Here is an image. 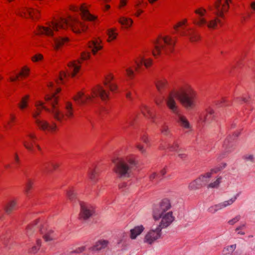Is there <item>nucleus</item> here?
<instances>
[{
    "label": "nucleus",
    "mask_w": 255,
    "mask_h": 255,
    "mask_svg": "<svg viewBox=\"0 0 255 255\" xmlns=\"http://www.w3.org/2000/svg\"><path fill=\"white\" fill-rule=\"evenodd\" d=\"M176 98L185 108L192 110L196 106L197 93L190 86H187L178 92H170L166 99L168 108L177 116L176 120L180 126L184 129H190L191 126L188 120L179 113L175 100Z\"/></svg>",
    "instance_id": "1"
},
{
    "label": "nucleus",
    "mask_w": 255,
    "mask_h": 255,
    "mask_svg": "<svg viewBox=\"0 0 255 255\" xmlns=\"http://www.w3.org/2000/svg\"><path fill=\"white\" fill-rule=\"evenodd\" d=\"M68 26H70L75 33H80L81 29L85 30L87 26L81 23L77 18L69 16L67 19L60 18L59 19L52 21L48 27L39 26L38 34H44L49 36L53 37L54 46L58 49L68 41L67 37H54V31H58L60 29H65Z\"/></svg>",
    "instance_id": "2"
},
{
    "label": "nucleus",
    "mask_w": 255,
    "mask_h": 255,
    "mask_svg": "<svg viewBox=\"0 0 255 255\" xmlns=\"http://www.w3.org/2000/svg\"><path fill=\"white\" fill-rule=\"evenodd\" d=\"M55 94H53L51 96H46L45 98V100L47 102H49L51 105V109L44 106L43 103L41 101H38L35 104L36 110L32 113V116L35 119L36 124L41 129L54 131L56 128L55 124L50 126L47 121L37 119V117L40 115L42 109H44L46 111L51 113L54 118L58 121L61 122L64 117V115L55 106L57 102V98L55 96Z\"/></svg>",
    "instance_id": "3"
},
{
    "label": "nucleus",
    "mask_w": 255,
    "mask_h": 255,
    "mask_svg": "<svg viewBox=\"0 0 255 255\" xmlns=\"http://www.w3.org/2000/svg\"><path fill=\"white\" fill-rule=\"evenodd\" d=\"M214 6L216 10L215 14L216 15V17L208 22L203 17L206 10L205 9L201 7L195 10V13L197 15V17L196 19H193V23L199 26L206 24L207 26L210 29H215L218 23L222 25L223 23L219 17L224 18V12L228 10L229 7L228 0H225L224 3H222V0H217Z\"/></svg>",
    "instance_id": "4"
},
{
    "label": "nucleus",
    "mask_w": 255,
    "mask_h": 255,
    "mask_svg": "<svg viewBox=\"0 0 255 255\" xmlns=\"http://www.w3.org/2000/svg\"><path fill=\"white\" fill-rule=\"evenodd\" d=\"M114 172L122 178H128L136 165L135 161L129 157L116 158L113 159Z\"/></svg>",
    "instance_id": "5"
},
{
    "label": "nucleus",
    "mask_w": 255,
    "mask_h": 255,
    "mask_svg": "<svg viewBox=\"0 0 255 255\" xmlns=\"http://www.w3.org/2000/svg\"><path fill=\"white\" fill-rule=\"evenodd\" d=\"M175 43V41L169 36H160L153 42V55L157 57L162 55H168L173 52Z\"/></svg>",
    "instance_id": "6"
},
{
    "label": "nucleus",
    "mask_w": 255,
    "mask_h": 255,
    "mask_svg": "<svg viewBox=\"0 0 255 255\" xmlns=\"http://www.w3.org/2000/svg\"><path fill=\"white\" fill-rule=\"evenodd\" d=\"M92 93L93 94L92 96L89 95L85 96L83 93L79 92L74 97V100L77 104L82 105L85 104L87 100H91L94 95L100 97L103 101H106L109 99V93L100 85L93 89Z\"/></svg>",
    "instance_id": "7"
},
{
    "label": "nucleus",
    "mask_w": 255,
    "mask_h": 255,
    "mask_svg": "<svg viewBox=\"0 0 255 255\" xmlns=\"http://www.w3.org/2000/svg\"><path fill=\"white\" fill-rule=\"evenodd\" d=\"M162 229L161 228L156 226L152 227L145 234L143 240L144 243L149 245L154 243L161 237Z\"/></svg>",
    "instance_id": "8"
},
{
    "label": "nucleus",
    "mask_w": 255,
    "mask_h": 255,
    "mask_svg": "<svg viewBox=\"0 0 255 255\" xmlns=\"http://www.w3.org/2000/svg\"><path fill=\"white\" fill-rule=\"evenodd\" d=\"M171 205L170 201L167 199H163L159 204L156 206L153 210V218L159 217L160 215L163 213L172 212L170 211Z\"/></svg>",
    "instance_id": "9"
},
{
    "label": "nucleus",
    "mask_w": 255,
    "mask_h": 255,
    "mask_svg": "<svg viewBox=\"0 0 255 255\" xmlns=\"http://www.w3.org/2000/svg\"><path fill=\"white\" fill-rule=\"evenodd\" d=\"M159 216L160 217L157 218H154V219L155 220L161 219L159 225L157 226L158 227L161 228V229L168 227L174 220L172 212H168V213L162 214V215Z\"/></svg>",
    "instance_id": "10"
},
{
    "label": "nucleus",
    "mask_w": 255,
    "mask_h": 255,
    "mask_svg": "<svg viewBox=\"0 0 255 255\" xmlns=\"http://www.w3.org/2000/svg\"><path fill=\"white\" fill-rule=\"evenodd\" d=\"M81 211L80 217L81 219L86 220L90 218L94 213L92 208L85 203H80Z\"/></svg>",
    "instance_id": "11"
},
{
    "label": "nucleus",
    "mask_w": 255,
    "mask_h": 255,
    "mask_svg": "<svg viewBox=\"0 0 255 255\" xmlns=\"http://www.w3.org/2000/svg\"><path fill=\"white\" fill-rule=\"evenodd\" d=\"M39 11L32 8H24L23 10L17 13V14L21 16H25L27 13L32 19L38 18Z\"/></svg>",
    "instance_id": "12"
},
{
    "label": "nucleus",
    "mask_w": 255,
    "mask_h": 255,
    "mask_svg": "<svg viewBox=\"0 0 255 255\" xmlns=\"http://www.w3.org/2000/svg\"><path fill=\"white\" fill-rule=\"evenodd\" d=\"M238 196V195L237 194L229 200L224 201L216 204L218 211L223 210L224 208L231 206L236 201Z\"/></svg>",
    "instance_id": "13"
},
{
    "label": "nucleus",
    "mask_w": 255,
    "mask_h": 255,
    "mask_svg": "<svg viewBox=\"0 0 255 255\" xmlns=\"http://www.w3.org/2000/svg\"><path fill=\"white\" fill-rule=\"evenodd\" d=\"M181 35L188 37L192 42L198 41L200 38V35L192 29H187V32L182 31Z\"/></svg>",
    "instance_id": "14"
},
{
    "label": "nucleus",
    "mask_w": 255,
    "mask_h": 255,
    "mask_svg": "<svg viewBox=\"0 0 255 255\" xmlns=\"http://www.w3.org/2000/svg\"><path fill=\"white\" fill-rule=\"evenodd\" d=\"M109 245V242L106 240H100L96 242L95 245L91 248L92 251H99L107 248Z\"/></svg>",
    "instance_id": "15"
},
{
    "label": "nucleus",
    "mask_w": 255,
    "mask_h": 255,
    "mask_svg": "<svg viewBox=\"0 0 255 255\" xmlns=\"http://www.w3.org/2000/svg\"><path fill=\"white\" fill-rule=\"evenodd\" d=\"M80 62L79 60H78L77 62H71L69 64L68 66L70 70L69 75L72 77L79 71L80 68Z\"/></svg>",
    "instance_id": "16"
},
{
    "label": "nucleus",
    "mask_w": 255,
    "mask_h": 255,
    "mask_svg": "<svg viewBox=\"0 0 255 255\" xmlns=\"http://www.w3.org/2000/svg\"><path fill=\"white\" fill-rule=\"evenodd\" d=\"M205 176H201L199 178L194 180L191 182L189 185V188L190 190H196L200 188V187L204 184V179Z\"/></svg>",
    "instance_id": "17"
},
{
    "label": "nucleus",
    "mask_w": 255,
    "mask_h": 255,
    "mask_svg": "<svg viewBox=\"0 0 255 255\" xmlns=\"http://www.w3.org/2000/svg\"><path fill=\"white\" fill-rule=\"evenodd\" d=\"M99 170L97 168H90L88 171V176L90 180L95 183L98 181V176L99 174Z\"/></svg>",
    "instance_id": "18"
},
{
    "label": "nucleus",
    "mask_w": 255,
    "mask_h": 255,
    "mask_svg": "<svg viewBox=\"0 0 255 255\" xmlns=\"http://www.w3.org/2000/svg\"><path fill=\"white\" fill-rule=\"evenodd\" d=\"M135 62L136 64L135 69L136 71H137L138 69L140 68L142 64H143L146 67H149L151 64V60H145L144 57L140 56L138 60H135Z\"/></svg>",
    "instance_id": "19"
},
{
    "label": "nucleus",
    "mask_w": 255,
    "mask_h": 255,
    "mask_svg": "<svg viewBox=\"0 0 255 255\" xmlns=\"http://www.w3.org/2000/svg\"><path fill=\"white\" fill-rule=\"evenodd\" d=\"M144 228L142 225L137 226L130 230V238L135 239L137 236L139 235L144 230Z\"/></svg>",
    "instance_id": "20"
},
{
    "label": "nucleus",
    "mask_w": 255,
    "mask_h": 255,
    "mask_svg": "<svg viewBox=\"0 0 255 255\" xmlns=\"http://www.w3.org/2000/svg\"><path fill=\"white\" fill-rule=\"evenodd\" d=\"M79 9L81 12V16L83 19L92 21L96 18V17L91 14L88 10L83 6H81Z\"/></svg>",
    "instance_id": "21"
},
{
    "label": "nucleus",
    "mask_w": 255,
    "mask_h": 255,
    "mask_svg": "<svg viewBox=\"0 0 255 255\" xmlns=\"http://www.w3.org/2000/svg\"><path fill=\"white\" fill-rule=\"evenodd\" d=\"M28 137H29L31 139V142H28L26 141H23V143L24 147L30 151H32L33 149V144L32 142H34V140L37 138L36 135L34 134L29 133L27 135Z\"/></svg>",
    "instance_id": "22"
},
{
    "label": "nucleus",
    "mask_w": 255,
    "mask_h": 255,
    "mask_svg": "<svg viewBox=\"0 0 255 255\" xmlns=\"http://www.w3.org/2000/svg\"><path fill=\"white\" fill-rule=\"evenodd\" d=\"M39 230L41 233L44 234L43 238L45 241L48 242L52 241L54 239L53 232L52 230H48L45 232L43 228H40Z\"/></svg>",
    "instance_id": "23"
},
{
    "label": "nucleus",
    "mask_w": 255,
    "mask_h": 255,
    "mask_svg": "<svg viewBox=\"0 0 255 255\" xmlns=\"http://www.w3.org/2000/svg\"><path fill=\"white\" fill-rule=\"evenodd\" d=\"M89 48L91 49L93 53L96 54V52L102 49V46L100 45L98 41H92L89 45Z\"/></svg>",
    "instance_id": "24"
},
{
    "label": "nucleus",
    "mask_w": 255,
    "mask_h": 255,
    "mask_svg": "<svg viewBox=\"0 0 255 255\" xmlns=\"http://www.w3.org/2000/svg\"><path fill=\"white\" fill-rule=\"evenodd\" d=\"M215 117V113L214 110L209 108L207 109V114L204 118V121L207 123L211 122Z\"/></svg>",
    "instance_id": "25"
},
{
    "label": "nucleus",
    "mask_w": 255,
    "mask_h": 255,
    "mask_svg": "<svg viewBox=\"0 0 255 255\" xmlns=\"http://www.w3.org/2000/svg\"><path fill=\"white\" fill-rule=\"evenodd\" d=\"M16 204V202L14 200L10 201L7 203L4 207L5 212L7 214H10L13 210L15 209Z\"/></svg>",
    "instance_id": "26"
},
{
    "label": "nucleus",
    "mask_w": 255,
    "mask_h": 255,
    "mask_svg": "<svg viewBox=\"0 0 255 255\" xmlns=\"http://www.w3.org/2000/svg\"><path fill=\"white\" fill-rule=\"evenodd\" d=\"M65 116L68 118H71L73 116V110L71 103H67L65 107Z\"/></svg>",
    "instance_id": "27"
},
{
    "label": "nucleus",
    "mask_w": 255,
    "mask_h": 255,
    "mask_svg": "<svg viewBox=\"0 0 255 255\" xmlns=\"http://www.w3.org/2000/svg\"><path fill=\"white\" fill-rule=\"evenodd\" d=\"M119 22L122 25H125L126 27H130L133 22L131 19L125 17H120L119 20Z\"/></svg>",
    "instance_id": "28"
},
{
    "label": "nucleus",
    "mask_w": 255,
    "mask_h": 255,
    "mask_svg": "<svg viewBox=\"0 0 255 255\" xmlns=\"http://www.w3.org/2000/svg\"><path fill=\"white\" fill-rule=\"evenodd\" d=\"M28 98L29 96L26 95L21 99L20 103L18 104V107L20 109L23 110L27 107Z\"/></svg>",
    "instance_id": "29"
},
{
    "label": "nucleus",
    "mask_w": 255,
    "mask_h": 255,
    "mask_svg": "<svg viewBox=\"0 0 255 255\" xmlns=\"http://www.w3.org/2000/svg\"><path fill=\"white\" fill-rule=\"evenodd\" d=\"M160 130L161 133L166 136L169 135L170 133V130L169 127L165 123H163L161 125Z\"/></svg>",
    "instance_id": "30"
},
{
    "label": "nucleus",
    "mask_w": 255,
    "mask_h": 255,
    "mask_svg": "<svg viewBox=\"0 0 255 255\" xmlns=\"http://www.w3.org/2000/svg\"><path fill=\"white\" fill-rule=\"evenodd\" d=\"M107 34L109 36V42L116 38L118 33H116L114 29H109L107 31Z\"/></svg>",
    "instance_id": "31"
},
{
    "label": "nucleus",
    "mask_w": 255,
    "mask_h": 255,
    "mask_svg": "<svg viewBox=\"0 0 255 255\" xmlns=\"http://www.w3.org/2000/svg\"><path fill=\"white\" fill-rule=\"evenodd\" d=\"M222 177H219L215 181L208 184L207 187L208 188H217L219 187L221 182Z\"/></svg>",
    "instance_id": "32"
},
{
    "label": "nucleus",
    "mask_w": 255,
    "mask_h": 255,
    "mask_svg": "<svg viewBox=\"0 0 255 255\" xmlns=\"http://www.w3.org/2000/svg\"><path fill=\"white\" fill-rule=\"evenodd\" d=\"M141 111L144 116H145L146 113H147L148 115H149L150 118L152 119H154V116L152 115L149 108L146 105H143L142 106L141 108Z\"/></svg>",
    "instance_id": "33"
},
{
    "label": "nucleus",
    "mask_w": 255,
    "mask_h": 255,
    "mask_svg": "<svg viewBox=\"0 0 255 255\" xmlns=\"http://www.w3.org/2000/svg\"><path fill=\"white\" fill-rule=\"evenodd\" d=\"M166 83L167 82L165 80L158 81L156 84V88L158 90L160 91L161 89L164 88L165 87Z\"/></svg>",
    "instance_id": "34"
},
{
    "label": "nucleus",
    "mask_w": 255,
    "mask_h": 255,
    "mask_svg": "<svg viewBox=\"0 0 255 255\" xmlns=\"http://www.w3.org/2000/svg\"><path fill=\"white\" fill-rule=\"evenodd\" d=\"M179 147L178 143L174 141L173 143H169L168 148L171 151H177Z\"/></svg>",
    "instance_id": "35"
},
{
    "label": "nucleus",
    "mask_w": 255,
    "mask_h": 255,
    "mask_svg": "<svg viewBox=\"0 0 255 255\" xmlns=\"http://www.w3.org/2000/svg\"><path fill=\"white\" fill-rule=\"evenodd\" d=\"M29 71V69L26 68H24L22 69V71L19 73L18 75H17L15 78H10L11 81H14L16 80V79H18V76L19 75L23 76H26L28 75V73Z\"/></svg>",
    "instance_id": "36"
},
{
    "label": "nucleus",
    "mask_w": 255,
    "mask_h": 255,
    "mask_svg": "<svg viewBox=\"0 0 255 255\" xmlns=\"http://www.w3.org/2000/svg\"><path fill=\"white\" fill-rule=\"evenodd\" d=\"M141 3V2H138L134 5V7L136 9V12L134 13V15L137 17H138L143 11L142 9L139 8V6Z\"/></svg>",
    "instance_id": "37"
},
{
    "label": "nucleus",
    "mask_w": 255,
    "mask_h": 255,
    "mask_svg": "<svg viewBox=\"0 0 255 255\" xmlns=\"http://www.w3.org/2000/svg\"><path fill=\"white\" fill-rule=\"evenodd\" d=\"M240 134V132L237 131V132H236L234 135H233V136L234 137H231V136H229L228 137L227 139H226V140H225L224 141V146H226L227 145V144L231 140H234V138L236 137H238L239 136Z\"/></svg>",
    "instance_id": "38"
},
{
    "label": "nucleus",
    "mask_w": 255,
    "mask_h": 255,
    "mask_svg": "<svg viewBox=\"0 0 255 255\" xmlns=\"http://www.w3.org/2000/svg\"><path fill=\"white\" fill-rule=\"evenodd\" d=\"M33 183L32 181L28 179L25 185V193L28 194L29 191L31 189L32 187Z\"/></svg>",
    "instance_id": "39"
},
{
    "label": "nucleus",
    "mask_w": 255,
    "mask_h": 255,
    "mask_svg": "<svg viewBox=\"0 0 255 255\" xmlns=\"http://www.w3.org/2000/svg\"><path fill=\"white\" fill-rule=\"evenodd\" d=\"M49 165H50L54 169H56L59 166L58 164L51 162L49 163L44 164V165H43L44 168H45L46 170H49V169H48V166Z\"/></svg>",
    "instance_id": "40"
},
{
    "label": "nucleus",
    "mask_w": 255,
    "mask_h": 255,
    "mask_svg": "<svg viewBox=\"0 0 255 255\" xmlns=\"http://www.w3.org/2000/svg\"><path fill=\"white\" fill-rule=\"evenodd\" d=\"M41 245V241L40 240H37V246H33L31 249V253H36L38 250H39V248L40 246Z\"/></svg>",
    "instance_id": "41"
},
{
    "label": "nucleus",
    "mask_w": 255,
    "mask_h": 255,
    "mask_svg": "<svg viewBox=\"0 0 255 255\" xmlns=\"http://www.w3.org/2000/svg\"><path fill=\"white\" fill-rule=\"evenodd\" d=\"M240 219H241V216L240 215H237L235 217H234V218L228 221V223H229V224H230L231 225H233L236 223L238 222L240 220Z\"/></svg>",
    "instance_id": "42"
},
{
    "label": "nucleus",
    "mask_w": 255,
    "mask_h": 255,
    "mask_svg": "<svg viewBox=\"0 0 255 255\" xmlns=\"http://www.w3.org/2000/svg\"><path fill=\"white\" fill-rule=\"evenodd\" d=\"M104 85L113 92L115 91L117 89V86L114 84H108L107 82H104Z\"/></svg>",
    "instance_id": "43"
},
{
    "label": "nucleus",
    "mask_w": 255,
    "mask_h": 255,
    "mask_svg": "<svg viewBox=\"0 0 255 255\" xmlns=\"http://www.w3.org/2000/svg\"><path fill=\"white\" fill-rule=\"evenodd\" d=\"M67 196L71 201H73L76 196V193L73 191L70 190L67 192Z\"/></svg>",
    "instance_id": "44"
},
{
    "label": "nucleus",
    "mask_w": 255,
    "mask_h": 255,
    "mask_svg": "<svg viewBox=\"0 0 255 255\" xmlns=\"http://www.w3.org/2000/svg\"><path fill=\"white\" fill-rule=\"evenodd\" d=\"M226 166V164L225 163H222L221 165L220 166L212 169V171H214L215 173H217L218 172L224 169Z\"/></svg>",
    "instance_id": "45"
},
{
    "label": "nucleus",
    "mask_w": 255,
    "mask_h": 255,
    "mask_svg": "<svg viewBox=\"0 0 255 255\" xmlns=\"http://www.w3.org/2000/svg\"><path fill=\"white\" fill-rule=\"evenodd\" d=\"M37 223L36 222L34 226L29 225L27 227V228L26 229V233H27V235L29 236L32 234V233L33 232V231L34 230V226L36 225H37Z\"/></svg>",
    "instance_id": "46"
},
{
    "label": "nucleus",
    "mask_w": 255,
    "mask_h": 255,
    "mask_svg": "<svg viewBox=\"0 0 255 255\" xmlns=\"http://www.w3.org/2000/svg\"><path fill=\"white\" fill-rule=\"evenodd\" d=\"M207 211L212 214H215L218 211L216 204L209 207Z\"/></svg>",
    "instance_id": "47"
},
{
    "label": "nucleus",
    "mask_w": 255,
    "mask_h": 255,
    "mask_svg": "<svg viewBox=\"0 0 255 255\" xmlns=\"http://www.w3.org/2000/svg\"><path fill=\"white\" fill-rule=\"evenodd\" d=\"M213 173H215L214 171H212V169L211 170V171L210 172L206 173L205 175L203 176H205V178L203 179L204 180V184L208 182L207 178H209L211 177V175Z\"/></svg>",
    "instance_id": "48"
},
{
    "label": "nucleus",
    "mask_w": 255,
    "mask_h": 255,
    "mask_svg": "<svg viewBox=\"0 0 255 255\" xmlns=\"http://www.w3.org/2000/svg\"><path fill=\"white\" fill-rule=\"evenodd\" d=\"M42 58H43V56L41 54H38L34 55L33 57H32V60L34 62H36L40 60H41L42 59Z\"/></svg>",
    "instance_id": "49"
},
{
    "label": "nucleus",
    "mask_w": 255,
    "mask_h": 255,
    "mask_svg": "<svg viewBox=\"0 0 255 255\" xmlns=\"http://www.w3.org/2000/svg\"><path fill=\"white\" fill-rule=\"evenodd\" d=\"M244 159L247 161L253 162L254 160V157L252 154H247L244 156Z\"/></svg>",
    "instance_id": "50"
},
{
    "label": "nucleus",
    "mask_w": 255,
    "mask_h": 255,
    "mask_svg": "<svg viewBox=\"0 0 255 255\" xmlns=\"http://www.w3.org/2000/svg\"><path fill=\"white\" fill-rule=\"evenodd\" d=\"M90 53L89 52H83L81 54V58L82 60H86L90 57Z\"/></svg>",
    "instance_id": "51"
},
{
    "label": "nucleus",
    "mask_w": 255,
    "mask_h": 255,
    "mask_svg": "<svg viewBox=\"0 0 255 255\" xmlns=\"http://www.w3.org/2000/svg\"><path fill=\"white\" fill-rule=\"evenodd\" d=\"M127 75L130 77L132 78L134 75L133 71L131 68H128L126 70Z\"/></svg>",
    "instance_id": "52"
},
{
    "label": "nucleus",
    "mask_w": 255,
    "mask_h": 255,
    "mask_svg": "<svg viewBox=\"0 0 255 255\" xmlns=\"http://www.w3.org/2000/svg\"><path fill=\"white\" fill-rule=\"evenodd\" d=\"M187 22V19H185L182 21L179 22L178 24L174 26L175 29L177 30L178 27L181 26L182 25L185 24Z\"/></svg>",
    "instance_id": "53"
},
{
    "label": "nucleus",
    "mask_w": 255,
    "mask_h": 255,
    "mask_svg": "<svg viewBox=\"0 0 255 255\" xmlns=\"http://www.w3.org/2000/svg\"><path fill=\"white\" fill-rule=\"evenodd\" d=\"M136 147L142 154H144L145 153V149L141 145L139 144H137Z\"/></svg>",
    "instance_id": "54"
},
{
    "label": "nucleus",
    "mask_w": 255,
    "mask_h": 255,
    "mask_svg": "<svg viewBox=\"0 0 255 255\" xmlns=\"http://www.w3.org/2000/svg\"><path fill=\"white\" fill-rule=\"evenodd\" d=\"M157 177V174L156 172L152 173L149 176V179L151 181H153V179Z\"/></svg>",
    "instance_id": "55"
},
{
    "label": "nucleus",
    "mask_w": 255,
    "mask_h": 255,
    "mask_svg": "<svg viewBox=\"0 0 255 255\" xmlns=\"http://www.w3.org/2000/svg\"><path fill=\"white\" fill-rule=\"evenodd\" d=\"M84 250H85V247H82L79 248L77 249H76L74 251V252L76 253H82V252H83Z\"/></svg>",
    "instance_id": "56"
},
{
    "label": "nucleus",
    "mask_w": 255,
    "mask_h": 255,
    "mask_svg": "<svg viewBox=\"0 0 255 255\" xmlns=\"http://www.w3.org/2000/svg\"><path fill=\"white\" fill-rule=\"evenodd\" d=\"M236 245H233L230 246L228 247L227 250L230 252H233L236 249Z\"/></svg>",
    "instance_id": "57"
},
{
    "label": "nucleus",
    "mask_w": 255,
    "mask_h": 255,
    "mask_svg": "<svg viewBox=\"0 0 255 255\" xmlns=\"http://www.w3.org/2000/svg\"><path fill=\"white\" fill-rule=\"evenodd\" d=\"M14 160L15 161L16 164H18L19 163V157L16 153H15L14 155Z\"/></svg>",
    "instance_id": "58"
},
{
    "label": "nucleus",
    "mask_w": 255,
    "mask_h": 255,
    "mask_svg": "<svg viewBox=\"0 0 255 255\" xmlns=\"http://www.w3.org/2000/svg\"><path fill=\"white\" fill-rule=\"evenodd\" d=\"M141 139H142V141L144 143H147L148 139V138L145 135H144L143 136H142Z\"/></svg>",
    "instance_id": "59"
},
{
    "label": "nucleus",
    "mask_w": 255,
    "mask_h": 255,
    "mask_svg": "<svg viewBox=\"0 0 255 255\" xmlns=\"http://www.w3.org/2000/svg\"><path fill=\"white\" fill-rule=\"evenodd\" d=\"M178 156L181 159H184L186 157V155L183 153H179Z\"/></svg>",
    "instance_id": "60"
},
{
    "label": "nucleus",
    "mask_w": 255,
    "mask_h": 255,
    "mask_svg": "<svg viewBox=\"0 0 255 255\" xmlns=\"http://www.w3.org/2000/svg\"><path fill=\"white\" fill-rule=\"evenodd\" d=\"M66 74L65 72H63L62 73L60 74V79H59V81H62L63 80V77H66Z\"/></svg>",
    "instance_id": "61"
},
{
    "label": "nucleus",
    "mask_w": 255,
    "mask_h": 255,
    "mask_svg": "<svg viewBox=\"0 0 255 255\" xmlns=\"http://www.w3.org/2000/svg\"><path fill=\"white\" fill-rule=\"evenodd\" d=\"M113 79V76H110L109 77H107L106 78V81H105V82H107L108 84H110V82Z\"/></svg>",
    "instance_id": "62"
},
{
    "label": "nucleus",
    "mask_w": 255,
    "mask_h": 255,
    "mask_svg": "<svg viewBox=\"0 0 255 255\" xmlns=\"http://www.w3.org/2000/svg\"><path fill=\"white\" fill-rule=\"evenodd\" d=\"M250 6L252 10H255V1L251 2Z\"/></svg>",
    "instance_id": "63"
},
{
    "label": "nucleus",
    "mask_w": 255,
    "mask_h": 255,
    "mask_svg": "<svg viewBox=\"0 0 255 255\" xmlns=\"http://www.w3.org/2000/svg\"><path fill=\"white\" fill-rule=\"evenodd\" d=\"M166 172V169H165V168H164L161 170L160 174L162 175H164L165 174Z\"/></svg>",
    "instance_id": "64"
}]
</instances>
